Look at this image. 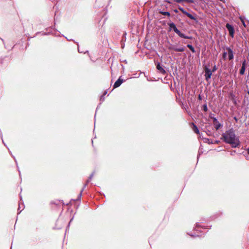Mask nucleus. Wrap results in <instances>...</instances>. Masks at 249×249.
<instances>
[{
    "instance_id": "obj_1",
    "label": "nucleus",
    "mask_w": 249,
    "mask_h": 249,
    "mask_svg": "<svg viewBox=\"0 0 249 249\" xmlns=\"http://www.w3.org/2000/svg\"><path fill=\"white\" fill-rule=\"evenodd\" d=\"M221 139L226 143L229 144L233 148L239 147L240 146V141L238 136L235 134V130L231 128L225 133H223Z\"/></svg>"
},
{
    "instance_id": "obj_2",
    "label": "nucleus",
    "mask_w": 249,
    "mask_h": 249,
    "mask_svg": "<svg viewBox=\"0 0 249 249\" xmlns=\"http://www.w3.org/2000/svg\"><path fill=\"white\" fill-rule=\"evenodd\" d=\"M168 25L169 27V30H173L180 37L185 39H193V37L192 36H188L181 33L180 31L178 29L175 23L171 22L168 23Z\"/></svg>"
},
{
    "instance_id": "obj_3",
    "label": "nucleus",
    "mask_w": 249,
    "mask_h": 249,
    "mask_svg": "<svg viewBox=\"0 0 249 249\" xmlns=\"http://www.w3.org/2000/svg\"><path fill=\"white\" fill-rule=\"evenodd\" d=\"M207 227L208 226H201L200 225V224L198 223H197L196 224V227L194 229V231H196V232H197V233L194 232V233H193H193H191V234L188 233V234L192 237H199L201 236V235H199L198 234V231L200 232H202L203 231L201 230L202 229H208Z\"/></svg>"
},
{
    "instance_id": "obj_4",
    "label": "nucleus",
    "mask_w": 249,
    "mask_h": 249,
    "mask_svg": "<svg viewBox=\"0 0 249 249\" xmlns=\"http://www.w3.org/2000/svg\"><path fill=\"white\" fill-rule=\"evenodd\" d=\"M178 10H179L183 14L186 15L191 19L194 20L196 23H197L198 22V20L196 18L197 15L196 14L194 13V15H193L187 12L186 10H185L182 7H180V6H178Z\"/></svg>"
},
{
    "instance_id": "obj_5",
    "label": "nucleus",
    "mask_w": 249,
    "mask_h": 249,
    "mask_svg": "<svg viewBox=\"0 0 249 249\" xmlns=\"http://www.w3.org/2000/svg\"><path fill=\"white\" fill-rule=\"evenodd\" d=\"M204 76L206 81L209 82L211 78V76L213 74V72L211 70L209 69L207 66L204 67Z\"/></svg>"
},
{
    "instance_id": "obj_6",
    "label": "nucleus",
    "mask_w": 249,
    "mask_h": 249,
    "mask_svg": "<svg viewBox=\"0 0 249 249\" xmlns=\"http://www.w3.org/2000/svg\"><path fill=\"white\" fill-rule=\"evenodd\" d=\"M226 27L229 32V35L231 37H233L235 32L234 27L229 23H227L226 24Z\"/></svg>"
},
{
    "instance_id": "obj_7",
    "label": "nucleus",
    "mask_w": 249,
    "mask_h": 249,
    "mask_svg": "<svg viewBox=\"0 0 249 249\" xmlns=\"http://www.w3.org/2000/svg\"><path fill=\"white\" fill-rule=\"evenodd\" d=\"M247 62L246 59H244L242 62L241 68L240 70L239 73L241 75H243L245 74L246 69L247 67Z\"/></svg>"
},
{
    "instance_id": "obj_8",
    "label": "nucleus",
    "mask_w": 249,
    "mask_h": 249,
    "mask_svg": "<svg viewBox=\"0 0 249 249\" xmlns=\"http://www.w3.org/2000/svg\"><path fill=\"white\" fill-rule=\"evenodd\" d=\"M226 49L227 51L228 54V59L229 60H232L234 58V53L233 50L228 46L226 47Z\"/></svg>"
},
{
    "instance_id": "obj_9",
    "label": "nucleus",
    "mask_w": 249,
    "mask_h": 249,
    "mask_svg": "<svg viewBox=\"0 0 249 249\" xmlns=\"http://www.w3.org/2000/svg\"><path fill=\"white\" fill-rule=\"evenodd\" d=\"M170 50H173L176 52H183L185 50V47H177L176 45H171L169 47Z\"/></svg>"
},
{
    "instance_id": "obj_10",
    "label": "nucleus",
    "mask_w": 249,
    "mask_h": 249,
    "mask_svg": "<svg viewBox=\"0 0 249 249\" xmlns=\"http://www.w3.org/2000/svg\"><path fill=\"white\" fill-rule=\"evenodd\" d=\"M124 80L122 79V76H120L117 81L115 82L113 85V88L115 89L119 87L123 83Z\"/></svg>"
},
{
    "instance_id": "obj_11",
    "label": "nucleus",
    "mask_w": 249,
    "mask_h": 249,
    "mask_svg": "<svg viewBox=\"0 0 249 249\" xmlns=\"http://www.w3.org/2000/svg\"><path fill=\"white\" fill-rule=\"evenodd\" d=\"M157 69L162 74H165L166 73V71L163 69L162 66L161 65L160 62H157L156 64Z\"/></svg>"
},
{
    "instance_id": "obj_12",
    "label": "nucleus",
    "mask_w": 249,
    "mask_h": 249,
    "mask_svg": "<svg viewBox=\"0 0 249 249\" xmlns=\"http://www.w3.org/2000/svg\"><path fill=\"white\" fill-rule=\"evenodd\" d=\"M203 140L204 142L208 143L209 144H218L220 142L218 140H214V141H213L208 138H203Z\"/></svg>"
},
{
    "instance_id": "obj_13",
    "label": "nucleus",
    "mask_w": 249,
    "mask_h": 249,
    "mask_svg": "<svg viewBox=\"0 0 249 249\" xmlns=\"http://www.w3.org/2000/svg\"><path fill=\"white\" fill-rule=\"evenodd\" d=\"M190 125L192 126V128L193 130V131L197 134H199V130L198 128V127L194 123H190Z\"/></svg>"
},
{
    "instance_id": "obj_14",
    "label": "nucleus",
    "mask_w": 249,
    "mask_h": 249,
    "mask_svg": "<svg viewBox=\"0 0 249 249\" xmlns=\"http://www.w3.org/2000/svg\"><path fill=\"white\" fill-rule=\"evenodd\" d=\"M159 13L163 16H167L168 17L171 16L170 13L168 11H163L160 9V10H159Z\"/></svg>"
},
{
    "instance_id": "obj_15",
    "label": "nucleus",
    "mask_w": 249,
    "mask_h": 249,
    "mask_svg": "<svg viewBox=\"0 0 249 249\" xmlns=\"http://www.w3.org/2000/svg\"><path fill=\"white\" fill-rule=\"evenodd\" d=\"M126 33L125 32H124L123 33V36L122 37V39H121V42H122L121 45H122V47L123 48L124 47V44L123 45V42L125 41V40L126 39Z\"/></svg>"
},
{
    "instance_id": "obj_16",
    "label": "nucleus",
    "mask_w": 249,
    "mask_h": 249,
    "mask_svg": "<svg viewBox=\"0 0 249 249\" xmlns=\"http://www.w3.org/2000/svg\"><path fill=\"white\" fill-rule=\"evenodd\" d=\"M24 208V204L21 203H19L18 204V214Z\"/></svg>"
},
{
    "instance_id": "obj_17",
    "label": "nucleus",
    "mask_w": 249,
    "mask_h": 249,
    "mask_svg": "<svg viewBox=\"0 0 249 249\" xmlns=\"http://www.w3.org/2000/svg\"><path fill=\"white\" fill-rule=\"evenodd\" d=\"M186 46L187 48H188L191 50V51L193 53H195L196 52V50H195L194 47L191 44H188Z\"/></svg>"
},
{
    "instance_id": "obj_18",
    "label": "nucleus",
    "mask_w": 249,
    "mask_h": 249,
    "mask_svg": "<svg viewBox=\"0 0 249 249\" xmlns=\"http://www.w3.org/2000/svg\"><path fill=\"white\" fill-rule=\"evenodd\" d=\"M222 126V124L219 122L214 124V128L216 130H218Z\"/></svg>"
},
{
    "instance_id": "obj_19",
    "label": "nucleus",
    "mask_w": 249,
    "mask_h": 249,
    "mask_svg": "<svg viewBox=\"0 0 249 249\" xmlns=\"http://www.w3.org/2000/svg\"><path fill=\"white\" fill-rule=\"evenodd\" d=\"M202 109L204 111H208V107H207V104H205L204 105H202Z\"/></svg>"
},
{
    "instance_id": "obj_20",
    "label": "nucleus",
    "mask_w": 249,
    "mask_h": 249,
    "mask_svg": "<svg viewBox=\"0 0 249 249\" xmlns=\"http://www.w3.org/2000/svg\"><path fill=\"white\" fill-rule=\"evenodd\" d=\"M83 190H83V189H82V190L80 191V193H79V194L78 195V196H77L76 200H80L81 197V196H82V193Z\"/></svg>"
},
{
    "instance_id": "obj_21",
    "label": "nucleus",
    "mask_w": 249,
    "mask_h": 249,
    "mask_svg": "<svg viewBox=\"0 0 249 249\" xmlns=\"http://www.w3.org/2000/svg\"><path fill=\"white\" fill-rule=\"evenodd\" d=\"M75 43L77 44V46H78V52H79V53H87L89 54V51H86V52L81 51L80 50V49H79V45H78V42H75Z\"/></svg>"
},
{
    "instance_id": "obj_22",
    "label": "nucleus",
    "mask_w": 249,
    "mask_h": 249,
    "mask_svg": "<svg viewBox=\"0 0 249 249\" xmlns=\"http://www.w3.org/2000/svg\"><path fill=\"white\" fill-rule=\"evenodd\" d=\"M227 52H224L222 53V58L224 60H226L227 58Z\"/></svg>"
},
{
    "instance_id": "obj_23",
    "label": "nucleus",
    "mask_w": 249,
    "mask_h": 249,
    "mask_svg": "<svg viewBox=\"0 0 249 249\" xmlns=\"http://www.w3.org/2000/svg\"><path fill=\"white\" fill-rule=\"evenodd\" d=\"M94 174H95V171H93L89 176V177L88 179L89 180H91L92 178L93 177L94 175Z\"/></svg>"
},
{
    "instance_id": "obj_24",
    "label": "nucleus",
    "mask_w": 249,
    "mask_h": 249,
    "mask_svg": "<svg viewBox=\"0 0 249 249\" xmlns=\"http://www.w3.org/2000/svg\"><path fill=\"white\" fill-rule=\"evenodd\" d=\"M73 219V217H72L71 219V220H70V222H69V224H68V226H67V228H66V232H67V231L68 230V229H69V227H70V223H71V222L72 221Z\"/></svg>"
},
{
    "instance_id": "obj_25",
    "label": "nucleus",
    "mask_w": 249,
    "mask_h": 249,
    "mask_svg": "<svg viewBox=\"0 0 249 249\" xmlns=\"http://www.w3.org/2000/svg\"><path fill=\"white\" fill-rule=\"evenodd\" d=\"M183 1L186 2L188 3H194V0H183Z\"/></svg>"
},
{
    "instance_id": "obj_26",
    "label": "nucleus",
    "mask_w": 249,
    "mask_h": 249,
    "mask_svg": "<svg viewBox=\"0 0 249 249\" xmlns=\"http://www.w3.org/2000/svg\"><path fill=\"white\" fill-rule=\"evenodd\" d=\"M211 119H213V122L214 124L217 123L218 122L217 119L214 117H211Z\"/></svg>"
},
{
    "instance_id": "obj_27",
    "label": "nucleus",
    "mask_w": 249,
    "mask_h": 249,
    "mask_svg": "<svg viewBox=\"0 0 249 249\" xmlns=\"http://www.w3.org/2000/svg\"><path fill=\"white\" fill-rule=\"evenodd\" d=\"M90 180H89V179H87V180L86 181V183L83 186V190H84V189L86 187L87 184L90 182Z\"/></svg>"
},
{
    "instance_id": "obj_28",
    "label": "nucleus",
    "mask_w": 249,
    "mask_h": 249,
    "mask_svg": "<svg viewBox=\"0 0 249 249\" xmlns=\"http://www.w3.org/2000/svg\"><path fill=\"white\" fill-rule=\"evenodd\" d=\"M217 69V68L216 67V66L215 65H214L212 69V70H211V71L213 72H214L215 71H216Z\"/></svg>"
},
{
    "instance_id": "obj_29",
    "label": "nucleus",
    "mask_w": 249,
    "mask_h": 249,
    "mask_svg": "<svg viewBox=\"0 0 249 249\" xmlns=\"http://www.w3.org/2000/svg\"><path fill=\"white\" fill-rule=\"evenodd\" d=\"M203 153V152H202V149L200 148L199 149V151H198V155H197V159H198L199 155H200V154H201V153Z\"/></svg>"
},
{
    "instance_id": "obj_30",
    "label": "nucleus",
    "mask_w": 249,
    "mask_h": 249,
    "mask_svg": "<svg viewBox=\"0 0 249 249\" xmlns=\"http://www.w3.org/2000/svg\"><path fill=\"white\" fill-rule=\"evenodd\" d=\"M174 1L177 2V3H181L183 2V0H174Z\"/></svg>"
},
{
    "instance_id": "obj_31",
    "label": "nucleus",
    "mask_w": 249,
    "mask_h": 249,
    "mask_svg": "<svg viewBox=\"0 0 249 249\" xmlns=\"http://www.w3.org/2000/svg\"><path fill=\"white\" fill-rule=\"evenodd\" d=\"M105 99L104 95H102L100 97V100L104 101Z\"/></svg>"
},
{
    "instance_id": "obj_32",
    "label": "nucleus",
    "mask_w": 249,
    "mask_h": 249,
    "mask_svg": "<svg viewBox=\"0 0 249 249\" xmlns=\"http://www.w3.org/2000/svg\"><path fill=\"white\" fill-rule=\"evenodd\" d=\"M233 119L235 120V121L236 123H237V122H238V119H237V117L234 116V117H233Z\"/></svg>"
},
{
    "instance_id": "obj_33",
    "label": "nucleus",
    "mask_w": 249,
    "mask_h": 249,
    "mask_svg": "<svg viewBox=\"0 0 249 249\" xmlns=\"http://www.w3.org/2000/svg\"><path fill=\"white\" fill-rule=\"evenodd\" d=\"M198 99L199 100H201L202 98V96L200 94H199L198 95Z\"/></svg>"
},
{
    "instance_id": "obj_34",
    "label": "nucleus",
    "mask_w": 249,
    "mask_h": 249,
    "mask_svg": "<svg viewBox=\"0 0 249 249\" xmlns=\"http://www.w3.org/2000/svg\"><path fill=\"white\" fill-rule=\"evenodd\" d=\"M11 156H12V157L14 159L15 161V162H16V164H17V166H18L17 161V160H16L15 157L14 156H13V155H11ZM17 167H18V166H17Z\"/></svg>"
},
{
    "instance_id": "obj_35",
    "label": "nucleus",
    "mask_w": 249,
    "mask_h": 249,
    "mask_svg": "<svg viewBox=\"0 0 249 249\" xmlns=\"http://www.w3.org/2000/svg\"><path fill=\"white\" fill-rule=\"evenodd\" d=\"M2 140V143H3V144L5 146H6V147H7V145L5 144V142H4V141L3 140V138L1 139Z\"/></svg>"
},
{
    "instance_id": "obj_36",
    "label": "nucleus",
    "mask_w": 249,
    "mask_h": 249,
    "mask_svg": "<svg viewBox=\"0 0 249 249\" xmlns=\"http://www.w3.org/2000/svg\"><path fill=\"white\" fill-rule=\"evenodd\" d=\"M173 11H174L175 13H178V9H174V10H173Z\"/></svg>"
},
{
    "instance_id": "obj_37",
    "label": "nucleus",
    "mask_w": 249,
    "mask_h": 249,
    "mask_svg": "<svg viewBox=\"0 0 249 249\" xmlns=\"http://www.w3.org/2000/svg\"><path fill=\"white\" fill-rule=\"evenodd\" d=\"M0 137H1V139H2V137H2V132H1V130H0Z\"/></svg>"
},
{
    "instance_id": "obj_38",
    "label": "nucleus",
    "mask_w": 249,
    "mask_h": 249,
    "mask_svg": "<svg viewBox=\"0 0 249 249\" xmlns=\"http://www.w3.org/2000/svg\"><path fill=\"white\" fill-rule=\"evenodd\" d=\"M101 103H100V104L98 105V106H97V108H96V110H97V109L99 108L100 106V105H101ZM96 111H97V110H96Z\"/></svg>"
},
{
    "instance_id": "obj_39",
    "label": "nucleus",
    "mask_w": 249,
    "mask_h": 249,
    "mask_svg": "<svg viewBox=\"0 0 249 249\" xmlns=\"http://www.w3.org/2000/svg\"><path fill=\"white\" fill-rule=\"evenodd\" d=\"M165 1H166V2H167L169 3H171V2L169 0H165Z\"/></svg>"
},
{
    "instance_id": "obj_40",
    "label": "nucleus",
    "mask_w": 249,
    "mask_h": 249,
    "mask_svg": "<svg viewBox=\"0 0 249 249\" xmlns=\"http://www.w3.org/2000/svg\"><path fill=\"white\" fill-rule=\"evenodd\" d=\"M7 149H8V150H9V153L10 154V155H12V152L10 151V150L9 149V148H8V147H7Z\"/></svg>"
},
{
    "instance_id": "obj_41",
    "label": "nucleus",
    "mask_w": 249,
    "mask_h": 249,
    "mask_svg": "<svg viewBox=\"0 0 249 249\" xmlns=\"http://www.w3.org/2000/svg\"><path fill=\"white\" fill-rule=\"evenodd\" d=\"M107 93V91H105L103 95H104V96Z\"/></svg>"
},
{
    "instance_id": "obj_42",
    "label": "nucleus",
    "mask_w": 249,
    "mask_h": 249,
    "mask_svg": "<svg viewBox=\"0 0 249 249\" xmlns=\"http://www.w3.org/2000/svg\"><path fill=\"white\" fill-rule=\"evenodd\" d=\"M241 20H242V22H243V24L244 25V26H246L245 23L244 21L242 20V18H241Z\"/></svg>"
},
{
    "instance_id": "obj_43",
    "label": "nucleus",
    "mask_w": 249,
    "mask_h": 249,
    "mask_svg": "<svg viewBox=\"0 0 249 249\" xmlns=\"http://www.w3.org/2000/svg\"><path fill=\"white\" fill-rule=\"evenodd\" d=\"M212 114L211 113L210 115H209V117L211 118V117H213V116H212Z\"/></svg>"
},
{
    "instance_id": "obj_44",
    "label": "nucleus",
    "mask_w": 249,
    "mask_h": 249,
    "mask_svg": "<svg viewBox=\"0 0 249 249\" xmlns=\"http://www.w3.org/2000/svg\"><path fill=\"white\" fill-rule=\"evenodd\" d=\"M0 39L1 40V41L3 42V43H4V40L2 38H1L0 37Z\"/></svg>"
},
{
    "instance_id": "obj_45",
    "label": "nucleus",
    "mask_w": 249,
    "mask_h": 249,
    "mask_svg": "<svg viewBox=\"0 0 249 249\" xmlns=\"http://www.w3.org/2000/svg\"><path fill=\"white\" fill-rule=\"evenodd\" d=\"M121 66L122 67L123 69L124 70V67L123 65L121 64Z\"/></svg>"
},
{
    "instance_id": "obj_46",
    "label": "nucleus",
    "mask_w": 249,
    "mask_h": 249,
    "mask_svg": "<svg viewBox=\"0 0 249 249\" xmlns=\"http://www.w3.org/2000/svg\"><path fill=\"white\" fill-rule=\"evenodd\" d=\"M199 137H200V138H201L202 139H203V138H204L203 137H202V136L200 134L199 135Z\"/></svg>"
},
{
    "instance_id": "obj_47",
    "label": "nucleus",
    "mask_w": 249,
    "mask_h": 249,
    "mask_svg": "<svg viewBox=\"0 0 249 249\" xmlns=\"http://www.w3.org/2000/svg\"><path fill=\"white\" fill-rule=\"evenodd\" d=\"M219 0L221 1H222L223 2H225V0Z\"/></svg>"
},
{
    "instance_id": "obj_48",
    "label": "nucleus",
    "mask_w": 249,
    "mask_h": 249,
    "mask_svg": "<svg viewBox=\"0 0 249 249\" xmlns=\"http://www.w3.org/2000/svg\"><path fill=\"white\" fill-rule=\"evenodd\" d=\"M124 62L125 63H127V61H126V60H125L124 61Z\"/></svg>"
},
{
    "instance_id": "obj_49",
    "label": "nucleus",
    "mask_w": 249,
    "mask_h": 249,
    "mask_svg": "<svg viewBox=\"0 0 249 249\" xmlns=\"http://www.w3.org/2000/svg\"><path fill=\"white\" fill-rule=\"evenodd\" d=\"M18 172H19V173H20V171H19V170H18ZM19 175H20V173H19Z\"/></svg>"
}]
</instances>
